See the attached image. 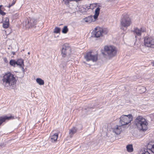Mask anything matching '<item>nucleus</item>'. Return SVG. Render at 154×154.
I'll return each mask as SVG.
<instances>
[{"label":"nucleus","instance_id":"1","mask_svg":"<svg viewBox=\"0 0 154 154\" xmlns=\"http://www.w3.org/2000/svg\"><path fill=\"white\" fill-rule=\"evenodd\" d=\"M134 124L140 131H144L148 128V123L144 118L141 116H138L135 119Z\"/></svg>","mask_w":154,"mask_h":154},{"label":"nucleus","instance_id":"2","mask_svg":"<svg viewBox=\"0 0 154 154\" xmlns=\"http://www.w3.org/2000/svg\"><path fill=\"white\" fill-rule=\"evenodd\" d=\"M16 82L14 75L10 72L5 73L1 80L2 85L5 87L12 86L16 84Z\"/></svg>","mask_w":154,"mask_h":154},{"label":"nucleus","instance_id":"3","mask_svg":"<svg viewBox=\"0 0 154 154\" xmlns=\"http://www.w3.org/2000/svg\"><path fill=\"white\" fill-rule=\"evenodd\" d=\"M117 52V50L113 46L106 45L104 48V51L102 54L104 57L110 59L115 56Z\"/></svg>","mask_w":154,"mask_h":154},{"label":"nucleus","instance_id":"4","mask_svg":"<svg viewBox=\"0 0 154 154\" xmlns=\"http://www.w3.org/2000/svg\"><path fill=\"white\" fill-rule=\"evenodd\" d=\"M71 53V48L69 45L67 44H64L61 50V54L63 57L68 58L67 62L70 60L68 58L70 57Z\"/></svg>","mask_w":154,"mask_h":154},{"label":"nucleus","instance_id":"5","mask_svg":"<svg viewBox=\"0 0 154 154\" xmlns=\"http://www.w3.org/2000/svg\"><path fill=\"white\" fill-rule=\"evenodd\" d=\"M119 119V124L122 126L131 123L133 120V117L131 114H129L128 115H123L121 116Z\"/></svg>","mask_w":154,"mask_h":154},{"label":"nucleus","instance_id":"6","mask_svg":"<svg viewBox=\"0 0 154 154\" xmlns=\"http://www.w3.org/2000/svg\"><path fill=\"white\" fill-rule=\"evenodd\" d=\"M107 33V31L106 29L96 27L93 32V35L94 37L98 38L102 36L103 34H106Z\"/></svg>","mask_w":154,"mask_h":154},{"label":"nucleus","instance_id":"7","mask_svg":"<svg viewBox=\"0 0 154 154\" xmlns=\"http://www.w3.org/2000/svg\"><path fill=\"white\" fill-rule=\"evenodd\" d=\"M144 44L145 47L154 48V38L151 37L146 36L144 38Z\"/></svg>","mask_w":154,"mask_h":154},{"label":"nucleus","instance_id":"8","mask_svg":"<svg viewBox=\"0 0 154 154\" xmlns=\"http://www.w3.org/2000/svg\"><path fill=\"white\" fill-rule=\"evenodd\" d=\"M100 8L99 7L97 8L95 10V14L94 16H90L85 19V21L89 23L95 21L97 19L99 14Z\"/></svg>","mask_w":154,"mask_h":154},{"label":"nucleus","instance_id":"9","mask_svg":"<svg viewBox=\"0 0 154 154\" xmlns=\"http://www.w3.org/2000/svg\"><path fill=\"white\" fill-rule=\"evenodd\" d=\"M87 61H91L93 62L97 61V56L92 52H90L87 53L84 56Z\"/></svg>","mask_w":154,"mask_h":154},{"label":"nucleus","instance_id":"10","mask_svg":"<svg viewBox=\"0 0 154 154\" xmlns=\"http://www.w3.org/2000/svg\"><path fill=\"white\" fill-rule=\"evenodd\" d=\"M121 23L122 26L127 28L130 25L131 21L128 16L126 15L123 16L121 20Z\"/></svg>","mask_w":154,"mask_h":154},{"label":"nucleus","instance_id":"11","mask_svg":"<svg viewBox=\"0 0 154 154\" xmlns=\"http://www.w3.org/2000/svg\"><path fill=\"white\" fill-rule=\"evenodd\" d=\"M37 20L34 18H29L26 20L25 23L26 28H29L34 27L36 24Z\"/></svg>","mask_w":154,"mask_h":154},{"label":"nucleus","instance_id":"12","mask_svg":"<svg viewBox=\"0 0 154 154\" xmlns=\"http://www.w3.org/2000/svg\"><path fill=\"white\" fill-rule=\"evenodd\" d=\"M146 31V29L145 27H141L140 29L136 27L134 28V30L131 31V32H132L135 35V37L136 38L137 36H140L143 33L145 32Z\"/></svg>","mask_w":154,"mask_h":154},{"label":"nucleus","instance_id":"13","mask_svg":"<svg viewBox=\"0 0 154 154\" xmlns=\"http://www.w3.org/2000/svg\"><path fill=\"white\" fill-rule=\"evenodd\" d=\"M121 126L116 125L113 128V131L117 135L119 134L122 131Z\"/></svg>","mask_w":154,"mask_h":154},{"label":"nucleus","instance_id":"14","mask_svg":"<svg viewBox=\"0 0 154 154\" xmlns=\"http://www.w3.org/2000/svg\"><path fill=\"white\" fill-rule=\"evenodd\" d=\"M14 119V117L11 116L8 117L7 116H5L4 117H0V125L6 120H10Z\"/></svg>","mask_w":154,"mask_h":154},{"label":"nucleus","instance_id":"15","mask_svg":"<svg viewBox=\"0 0 154 154\" xmlns=\"http://www.w3.org/2000/svg\"><path fill=\"white\" fill-rule=\"evenodd\" d=\"M17 65L19 66V67L22 68V70L24 71V61L22 59H18L16 61Z\"/></svg>","mask_w":154,"mask_h":154},{"label":"nucleus","instance_id":"16","mask_svg":"<svg viewBox=\"0 0 154 154\" xmlns=\"http://www.w3.org/2000/svg\"><path fill=\"white\" fill-rule=\"evenodd\" d=\"M77 130V128L75 127H73L69 130V134L71 138H72L73 134L76 132Z\"/></svg>","mask_w":154,"mask_h":154},{"label":"nucleus","instance_id":"17","mask_svg":"<svg viewBox=\"0 0 154 154\" xmlns=\"http://www.w3.org/2000/svg\"><path fill=\"white\" fill-rule=\"evenodd\" d=\"M147 148L152 152L154 153V144H153L151 142H150L148 143Z\"/></svg>","mask_w":154,"mask_h":154},{"label":"nucleus","instance_id":"18","mask_svg":"<svg viewBox=\"0 0 154 154\" xmlns=\"http://www.w3.org/2000/svg\"><path fill=\"white\" fill-rule=\"evenodd\" d=\"M58 135L57 134H55L51 137V141L52 142H55L57 140Z\"/></svg>","mask_w":154,"mask_h":154},{"label":"nucleus","instance_id":"19","mask_svg":"<svg viewBox=\"0 0 154 154\" xmlns=\"http://www.w3.org/2000/svg\"><path fill=\"white\" fill-rule=\"evenodd\" d=\"M148 149H147L142 148L141 149L139 152V154H150L148 151Z\"/></svg>","mask_w":154,"mask_h":154},{"label":"nucleus","instance_id":"20","mask_svg":"<svg viewBox=\"0 0 154 154\" xmlns=\"http://www.w3.org/2000/svg\"><path fill=\"white\" fill-rule=\"evenodd\" d=\"M127 150L128 152H132L133 151V146L131 144L128 145L126 146Z\"/></svg>","mask_w":154,"mask_h":154},{"label":"nucleus","instance_id":"21","mask_svg":"<svg viewBox=\"0 0 154 154\" xmlns=\"http://www.w3.org/2000/svg\"><path fill=\"white\" fill-rule=\"evenodd\" d=\"M36 82L40 85H43L44 84V80L40 78L36 79Z\"/></svg>","mask_w":154,"mask_h":154},{"label":"nucleus","instance_id":"22","mask_svg":"<svg viewBox=\"0 0 154 154\" xmlns=\"http://www.w3.org/2000/svg\"><path fill=\"white\" fill-rule=\"evenodd\" d=\"M9 63L11 66L15 67V65H17L16 61L14 60H11L10 61Z\"/></svg>","mask_w":154,"mask_h":154},{"label":"nucleus","instance_id":"23","mask_svg":"<svg viewBox=\"0 0 154 154\" xmlns=\"http://www.w3.org/2000/svg\"><path fill=\"white\" fill-rule=\"evenodd\" d=\"M68 31V29L67 26H64L62 29V32L63 33L66 34L67 33Z\"/></svg>","mask_w":154,"mask_h":154},{"label":"nucleus","instance_id":"24","mask_svg":"<svg viewBox=\"0 0 154 154\" xmlns=\"http://www.w3.org/2000/svg\"><path fill=\"white\" fill-rule=\"evenodd\" d=\"M63 1L64 2V3L66 5L68 4L69 2L71 1H75L76 2H78L80 1V0H63Z\"/></svg>","mask_w":154,"mask_h":154},{"label":"nucleus","instance_id":"25","mask_svg":"<svg viewBox=\"0 0 154 154\" xmlns=\"http://www.w3.org/2000/svg\"><path fill=\"white\" fill-rule=\"evenodd\" d=\"M60 28L57 27H56L54 29V32L55 33H59L60 32Z\"/></svg>","mask_w":154,"mask_h":154},{"label":"nucleus","instance_id":"26","mask_svg":"<svg viewBox=\"0 0 154 154\" xmlns=\"http://www.w3.org/2000/svg\"><path fill=\"white\" fill-rule=\"evenodd\" d=\"M9 25V22H4L3 24V27L4 28H7Z\"/></svg>","mask_w":154,"mask_h":154},{"label":"nucleus","instance_id":"27","mask_svg":"<svg viewBox=\"0 0 154 154\" xmlns=\"http://www.w3.org/2000/svg\"><path fill=\"white\" fill-rule=\"evenodd\" d=\"M148 116L149 117V119L151 121H154V113L150 114Z\"/></svg>","mask_w":154,"mask_h":154},{"label":"nucleus","instance_id":"28","mask_svg":"<svg viewBox=\"0 0 154 154\" xmlns=\"http://www.w3.org/2000/svg\"><path fill=\"white\" fill-rule=\"evenodd\" d=\"M2 5H0V14L2 15V16L5 15L6 14V13L3 12L2 10Z\"/></svg>","mask_w":154,"mask_h":154},{"label":"nucleus","instance_id":"29","mask_svg":"<svg viewBox=\"0 0 154 154\" xmlns=\"http://www.w3.org/2000/svg\"><path fill=\"white\" fill-rule=\"evenodd\" d=\"M97 6V4L95 3L93 4L90 5V6L88 7V9H89V8H91V9H93V7H96Z\"/></svg>","mask_w":154,"mask_h":154},{"label":"nucleus","instance_id":"30","mask_svg":"<svg viewBox=\"0 0 154 154\" xmlns=\"http://www.w3.org/2000/svg\"><path fill=\"white\" fill-rule=\"evenodd\" d=\"M140 89L143 90L142 93L146 91V88L144 87H141Z\"/></svg>","mask_w":154,"mask_h":154},{"label":"nucleus","instance_id":"31","mask_svg":"<svg viewBox=\"0 0 154 154\" xmlns=\"http://www.w3.org/2000/svg\"><path fill=\"white\" fill-rule=\"evenodd\" d=\"M4 60L5 62L7 63L8 62V60H7V59L5 57L4 58Z\"/></svg>","mask_w":154,"mask_h":154},{"label":"nucleus","instance_id":"32","mask_svg":"<svg viewBox=\"0 0 154 154\" xmlns=\"http://www.w3.org/2000/svg\"><path fill=\"white\" fill-rule=\"evenodd\" d=\"M9 19L7 18V17H6L5 19V22H9Z\"/></svg>","mask_w":154,"mask_h":154},{"label":"nucleus","instance_id":"33","mask_svg":"<svg viewBox=\"0 0 154 154\" xmlns=\"http://www.w3.org/2000/svg\"><path fill=\"white\" fill-rule=\"evenodd\" d=\"M15 1H14V0L13 1L12 3L11 4L12 6L14 5L15 3Z\"/></svg>","mask_w":154,"mask_h":154},{"label":"nucleus","instance_id":"34","mask_svg":"<svg viewBox=\"0 0 154 154\" xmlns=\"http://www.w3.org/2000/svg\"><path fill=\"white\" fill-rule=\"evenodd\" d=\"M141 51L143 52L144 53H146V52H148L147 51H145L143 49V50H141Z\"/></svg>","mask_w":154,"mask_h":154},{"label":"nucleus","instance_id":"35","mask_svg":"<svg viewBox=\"0 0 154 154\" xmlns=\"http://www.w3.org/2000/svg\"><path fill=\"white\" fill-rule=\"evenodd\" d=\"M12 6V5L11 4H9L8 6L7 7L9 8Z\"/></svg>","mask_w":154,"mask_h":154},{"label":"nucleus","instance_id":"36","mask_svg":"<svg viewBox=\"0 0 154 154\" xmlns=\"http://www.w3.org/2000/svg\"><path fill=\"white\" fill-rule=\"evenodd\" d=\"M152 66H154V61L151 62Z\"/></svg>","mask_w":154,"mask_h":154},{"label":"nucleus","instance_id":"37","mask_svg":"<svg viewBox=\"0 0 154 154\" xmlns=\"http://www.w3.org/2000/svg\"><path fill=\"white\" fill-rule=\"evenodd\" d=\"M11 54H12L13 55H14L15 54V52L13 51L11 52Z\"/></svg>","mask_w":154,"mask_h":154},{"label":"nucleus","instance_id":"38","mask_svg":"<svg viewBox=\"0 0 154 154\" xmlns=\"http://www.w3.org/2000/svg\"><path fill=\"white\" fill-rule=\"evenodd\" d=\"M108 1H112L113 0H107Z\"/></svg>","mask_w":154,"mask_h":154},{"label":"nucleus","instance_id":"39","mask_svg":"<svg viewBox=\"0 0 154 154\" xmlns=\"http://www.w3.org/2000/svg\"><path fill=\"white\" fill-rule=\"evenodd\" d=\"M28 54H30V53H29V52H28Z\"/></svg>","mask_w":154,"mask_h":154}]
</instances>
